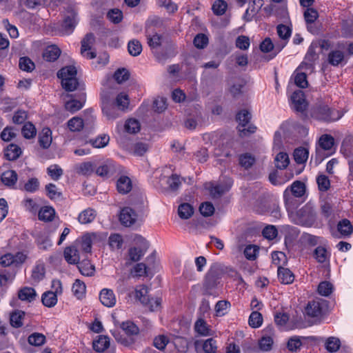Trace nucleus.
Segmentation results:
<instances>
[{
    "mask_svg": "<svg viewBox=\"0 0 353 353\" xmlns=\"http://www.w3.org/2000/svg\"><path fill=\"white\" fill-rule=\"evenodd\" d=\"M310 116L314 119L321 122L332 123L340 119L343 117V113L330 107L325 102L319 101L311 108Z\"/></svg>",
    "mask_w": 353,
    "mask_h": 353,
    "instance_id": "nucleus-1",
    "label": "nucleus"
},
{
    "mask_svg": "<svg viewBox=\"0 0 353 353\" xmlns=\"http://www.w3.org/2000/svg\"><path fill=\"white\" fill-rule=\"evenodd\" d=\"M77 70L73 65L62 68L57 72L63 88H81L84 85L77 78Z\"/></svg>",
    "mask_w": 353,
    "mask_h": 353,
    "instance_id": "nucleus-2",
    "label": "nucleus"
},
{
    "mask_svg": "<svg viewBox=\"0 0 353 353\" xmlns=\"http://www.w3.org/2000/svg\"><path fill=\"white\" fill-rule=\"evenodd\" d=\"M65 92L61 94L65 101V108L67 110L74 113L81 109L85 102L86 95L85 93H80L78 95L70 94L75 90H65Z\"/></svg>",
    "mask_w": 353,
    "mask_h": 353,
    "instance_id": "nucleus-3",
    "label": "nucleus"
},
{
    "mask_svg": "<svg viewBox=\"0 0 353 353\" xmlns=\"http://www.w3.org/2000/svg\"><path fill=\"white\" fill-rule=\"evenodd\" d=\"M236 119L239 123V131L241 135L246 136L255 132L256 128L250 123L251 114L248 110H241L236 115Z\"/></svg>",
    "mask_w": 353,
    "mask_h": 353,
    "instance_id": "nucleus-4",
    "label": "nucleus"
},
{
    "mask_svg": "<svg viewBox=\"0 0 353 353\" xmlns=\"http://www.w3.org/2000/svg\"><path fill=\"white\" fill-rule=\"evenodd\" d=\"M297 221L296 223L310 226L316 220V214L314 208L310 205L306 204L299 210L296 212Z\"/></svg>",
    "mask_w": 353,
    "mask_h": 353,
    "instance_id": "nucleus-5",
    "label": "nucleus"
},
{
    "mask_svg": "<svg viewBox=\"0 0 353 353\" xmlns=\"http://www.w3.org/2000/svg\"><path fill=\"white\" fill-rule=\"evenodd\" d=\"M101 108L103 114L108 119L113 120L119 117V114L115 108L111 104V96L108 90H103L101 92Z\"/></svg>",
    "mask_w": 353,
    "mask_h": 353,
    "instance_id": "nucleus-6",
    "label": "nucleus"
},
{
    "mask_svg": "<svg viewBox=\"0 0 353 353\" xmlns=\"http://www.w3.org/2000/svg\"><path fill=\"white\" fill-rule=\"evenodd\" d=\"M292 108L296 112H304L308 103L302 90H296L290 96Z\"/></svg>",
    "mask_w": 353,
    "mask_h": 353,
    "instance_id": "nucleus-7",
    "label": "nucleus"
},
{
    "mask_svg": "<svg viewBox=\"0 0 353 353\" xmlns=\"http://www.w3.org/2000/svg\"><path fill=\"white\" fill-rule=\"evenodd\" d=\"M95 42V37L92 33L87 34L81 41V54L83 57L92 59L96 57L97 54L92 51V47Z\"/></svg>",
    "mask_w": 353,
    "mask_h": 353,
    "instance_id": "nucleus-8",
    "label": "nucleus"
},
{
    "mask_svg": "<svg viewBox=\"0 0 353 353\" xmlns=\"http://www.w3.org/2000/svg\"><path fill=\"white\" fill-rule=\"evenodd\" d=\"M78 13L74 9L68 10V14L65 17L62 23V28L64 32L67 34H71L78 24Z\"/></svg>",
    "mask_w": 353,
    "mask_h": 353,
    "instance_id": "nucleus-9",
    "label": "nucleus"
},
{
    "mask_svg": "<svg viewBox=\"0 0 353 353\" xmlns=\"http://www.w3.org/2000/svg\"><path fill=\"white\" fill-rule=\"evenodd\" d=\"M137 218V213L134 210L128 207L123 208L119 216L121 223L126 227L133 225L136 222Z\"/></svg>",
    "mask_w": 353,
    "mask_h": 353,
    "instance_id": "nucleus-10",
    "label": "nucleus"
},
{
    "mask_svg": "<svg viewBox=\"0 0 353 353\" xmlns=\"http://www.w3.org/2000/svg\"><path fill=\"white\" fill-rule=\"evenodd\" d=\"M101 303L105 307H112L115 305L117 299L114 292L108 288H104L99 293Z\"/></svg>",
    "mask_w": 353,
    "mask_h": 353,
    "instance_id": "nucleus-11",
    "label": "nucleus"
},
{
    "mask_svg": "<svg viewBox=\"0 0 353 353\" xmlns=\"http://www.w3.org/2000/svg\"><path fill=\"white\" fill-rule=\"evenodd\" d=\"M263 5V0H252L249 3L243 18L247 21H252V18L259 12Z\"/></svg>",
    "mask_w": 353,
    "mask_h": 353,
    "instance_id": "nucleus-12",
    "label": "nucleus"
},
{
    "mask_svg": "<svg viewBox=\"0 0 353 353\" xmlns=\"http://www.w3.org/2000/svg\"><path fill=\"white\" fill-rule=\"evenodd\" d=\"M116 171V165L111 160H106L96 169V174L102 177H109Z\"/></svg>",
    "mask_w": 353,
    "mask_h": 353,
    "instance_id": "nucleus-13",
    "label": "nucleus"
},
{
    "mask_svg": "<svg viewBox=\"0 0 353 353\" xmlns=\"http://www.w3.org/2000/svg\"><path fill=\"white\" fill-rule=\"evenodd\" d=\"M63 255L65 261L70 264H77L79 262V252L76 245L66 247Z\"/></svg>",
    "mask_w": 353,
    "mask_h": 353,
    "instance_id": "nucleus-14",
    "label": "nucleus"
},
{
    "mask_svg": "<svg viewBox=\"0 0 353 353\" xmlns=\"http://www.w3.org/2000/svg\"><path fill=\"white\" fill-rule=\"evenodd\" d=\"M74 169L77 174L88 176L93 174L95 166L93 163L86 161L74 165Z\"/></svg>",
    "mask_w": 353,
    "mask_h": 353,
    "instance_id": "nucleus-15",
    "label": "nucleus"
},
{
    "mask_svg": "<svg viewBox=\"0 0 353 353\" xmlns=\"http://www.w3.org/2000/svg\"><path fill=\"white\" fill-rule=\"evenodd\" d=\"M95 237L94 234H87L83 236L81 240L77 241L75 245L79 246L82 251L89 253L91 252L92 241Z\"/></svg>",
    "mask_w": 353,
    "mask_h": 353,
    "instance_id": "nucleus-16",
    "label": "nucleus"
},
{
    "mask_svg": "<svg viewBox=\"0 0 353 353\" xmlns=\"http://www.w3.org/2000/svg\"><path fill=\"white\" fill-rule=\"evenodd\" d=\"M39 143L43 149H48L52 141V131L49 128H43L39 134Z\"/></svg>",
    "mask_w": 353,
    "mask_h": 353,
    "instance_id": "nucleus-17",
    "label": "nucleus"
},
{
    "mask_svg": "<svg viewBox=\"0 0 353 353\" xmlns=\"http://www.w3.org/2000/svg\"><path fill=\"white\" fill-rule=\"evenodd\" d=\"M205 189L209 191V193L212 199L220 198L226 191V189L223 185L215 184L210 182L205 185Z\"/></svg>",
    "mask_w": 353,
    "mask_h": 353,
    "instance_id": "nucleus-18",
    "label": "nucleus"
},
{
    "mask_svg": "<svg viewBox=\"0 0 353 353\" xmlns=\"http://www.w3.org/2000/svg\"><path fill=\"white\" fill-rule=\"evenodd\" d=\"M132 188L131 179L126 176H121L117 182V188L119 193L125 194L128 193Z\"/></svg>",
    "mask_w": 353,
    "mask_h": 353,
    "instance_id": "nucleus-19",
    "label": "nucleus"
},
{
    "mask_svg": "<svg viewBox=\"0 0 353 353\" xmlns=\"http://www.w3.org/2000/svg\"><path fill=\"white\" fill-rule=\"evenodd\" d=\"M114 104L119 110L121 111H128L130 108L129 96L125 92H122L117 94L114 100Z\"/></svg>",
    "mask_w": 353,
    "mask_h": 353,
    "instance_id": "nucleus-20",
    "label": "nucleus"
},
{
    "mask_svg": "<svg viewBox=\"0 0 353 353\" xmlns=\"http://www.w3.org/2000/svg\"><path fill=\"white\" fill-rule=\"evenodd\" d=\"M61 54V50L55 45L48 46L43 53V57L48 61H56Z\"/></svg>",
    "mask_w": 353,
    "mask_h": 353,
    "instance_id": "nucleus-21",
    "label": "nucleus"
},
{
    "mask_svg": "<svg viewBox=\"0 0 353 353\" xmlns=\"http://www.w3.org/2000/svg\"><path fill=\"white\" fill-rule=\"evenodd\" d=\"M21 148L14 143H10L6 149L4 155L9 161H14L21 154Z\"/></svg>",
    "mask_w": 353,
    "mask_h": 353,
    "instance_id": "nucleus-22",
    "label": "nucleus"
},
{
    "mask_svg": "<svg viewBox=\"0 0 353 353\" xmlns=\"http://www.w3.org/2000/svg\"><path fill=\"white\" fill-rule=\"evenodd\" d=\"M278 277L282 283L290 284L294 281V276L288 268L279 267Z\"/></svg>",
    "mask_w": 353,
    "mask_h": 353,
    "instance_id": "nucleus-23",
    "label": "nucleus"
},
{
    "mask_svg": "<svg viewBox=\"0 0 353 353\" xmlns=\"http://www.w3.org/2000/svg\"><path fill=\"white\" fill-rule=\"evenodd\" d=\"M93 349L98 352H103L110 346L109 338L105 336H99L92 343Z\"/></svg>",
    "mask_w": 353,
    "mask_h": 353,
    "instance_id": "nucleus-24",
    "label": "nucleus"
},
{
    "mask_svg": "<svg viewBox=\"0 0 353 353\" xmlns=\"http://www.w3.org/2000/svg\"><path fill=\"white\" fill-rule=\"evenodd\" d=\"M290 83L294 82L299 88H306L308 84L307 76L304 72H294L290 78Z\"/></svg>",
    "mask_w": 353,
    "mask_h": 353,
    "instance_id": "nucleus-25",
    "label": "nucleus"
},
{
    "mask_svg": "<svg viewBox=\"0 0 353 353\" xmlns=\"http://www.w3.org/2000/svg\"><path fill=\"white\" fill-rule=\"evenodd\" d=\"M344 52L340 50H332L328 54V62L334 66L339 65L344 61Z\"/></svg>",
    "mask_w": 353,
    "mask_h": 353,
    "instance_id": "nucleus-26",
    "label": "nucleus"
},
{
    "mask_svg": "<svg viewBox=\"0 0 353 353\" xmlns=\"http://www.w3.org/2000/svg\"><path fill=\"white\" fill-rule=\"evenodd\" d=\"M337 230L342 236H347L352 233L353 227L349 220L344 219L338 223Z\"/></svg>",
    "mask_w": 353,
    "mask_h": 353,
    "instance_id": "nucleus-27",
    "label": "nucleus"
},
{
    "mask_svg": "<svg viewBox=\"0 0 353 353\" xmlns=\"http://www.w3.org/2000/svg\"><path fill=\"white\" fill-rule=\"evenodd\" d=\"M96 211L92 208H88L82 211L78 217L81 224H87L92 222L96 217Z\"/></svg>",
    "mask_w": 353,
    "mask_h": 353,
    "instance_id": "nucleus-28",
    "label": "nucleus"
},
{
    "mask_svg": "<svg viewBox=\"0 0 353 353\" xmlns=\"http://www.w3.org/2000/svg\"><path fill=\"white\" fill-rule=\"evenodd\" d=\"M18 296L22 301L31 302L35 299L37 293L34 288L30 287H24L19 290Z\"/></svg>",
    "mask_w": 353,
    "mask_h": 353,
    "instance_id": "nucleus-29",
    "label": "nucleus"
},
{
    "mask_svg": "<svg viewBox=\"0 0 353 353\" xmlns=\"http://www.w3.org/2000/svg\"><path fill=\"white\" fill-rule=\"evenodd\" d=\"M322 309L321 304L318 301H310L308 303L305 312L307 315L311 317H317L321 314Z\"/></svg>",
    "mask_w": 353,
    "mask_h": 353,
    "instance_id": "nucleus-30",
    "label": "nucleus"
},
{
    "mask_svg": "<svg viewBox=\"0 0 353 353\" xmlns=\"http://www.w3.org/2000/svg\"><path fill=\"white\" fill-rule=\"evenodd\" d=\"M57 295L56 292L47 291L42 294L41 301L45 306L52 307L57 303Z\"/></svg>",
    "mask_w": 353,
    "mask_h": 353,
    "instance_id": "nucleus-31",
    "label": "nucleus"
},
{
    "mask_svg": "<svg viewBox=\"0 0 353 353\" xmlns=\"http://www.w3.org/2000/svg\"><path fill=\"white\" fill-rule=\"evenodd\" d=\"M1 179L4 185L13 186L17 181V174L14 170H7L1 174Z\"/></svg>",
    "mask_w": 353,
    "mask_h": 353,
    "instance_id": "nucleus-32",
    "label": "nucleus"
},
{
    "mask_svg": "<svg viewBox=\"0 0 353 353\" xmlns=\"http://www.w3.org/2000/svg\"><path fill=\"white\" fill-rule=\"evenodd\" d=\"M194 214L193 207L188 203H181L178 208V214L182 219H188Z\"/></svg>",
    "mask_w": 353,
    "mask_h": 353,
    "instance_id": "nucleus-33",
    "label": "nucleus"
},
{
    "mask_svg": "<svg viewBox=\"0 0 353 353\" xmlns=\"http://www.w3.org/2000/svg\"><path fill=\"white\" fill-rule=\"evenodd\" d=\"M274 163L276 168L280 170L285 169L290 163L288 154L283 152H279L275 157Z\"/></svg>",
    "mask_w": 353,
    "mask_h": 353,
    "instance_id": "nucleus-34",
    "label": "nucleus"
},
{
    "mask_svg": "<svg viewBox=\"0 0 353 353\" xmlns=\"http://www.w3.org/2000/svg\"><path fill=\"white\" fill-rule=\"evenodd\" d=\"M55 211L52 207L46 206L39 212V219L43 221H52L54 219Z\"/></svg>",
    "mask_w": 353,
    "mask_h": 353,
    "instance_id": "nucleus-35",
    "label": "nucleus"
},
{
    "mask_svg": "<svg viewBox=\"0 0 353 353\" xmlns=\"http://www.w3.org/2000/svg\"><path fill=\"white\" fill-rule=\"evenodd\" d=\"M45 276V267L42 263L37 264L32 270L31 279L34 283H38Z\"/></svg>",
    "mask_w": 353,
    "mask_h": 353,
    "instance_id": "nucleus-36",
    "label": "nucleus"
},
{
    "mask_svg": "<svg viewBox=\"0 0 353 353\" xmlns=\"http://www.w3.org/2000/svg\"><path fill=\"white\" fill-rule=\"evenodd\" d=\"M290 192L295 197L300 198L305 194V185L303 182L296 181L291 185Z\"/></svg>",
    "mask_w": 353,
    "mask_h": 353,
    "instance_id": "nucleus-37",
    "label": "nucleus"
},
{
    "mask_svg": "<svg viewBox=\"0 0 353 353\" xmlns=\"http://www.w3.org/2000/svg\"><path fill=\"white\" fill-rule=\"evenodd\" d=\"M194 329L195 331L200 335H211L210 329L209 326L207 325L206 322L201 319H199L196 321L194 325Z\"/></svg>",
    "mask_w": 353,
    "mask_h": 353,
    "instance_id": "nucleus-38",
    "label": "nucleus"
},
{
    "mask_svg": "<svg viewBox=\"0 0 353 353\" xmlns=\"http://www.w3.org/2000/svg\"><path fill=\"white\" fill-rule=\"evenodd\" d=\"M21 133L25 139H30L36 136L37 130L32 123L27 122L22 127Z\"/></svg>",
    "mask_w": 353,
    "mask_h": 353,
    "instance_id": "nucleus-39",
    "label": "nucleus"
},
{
    "mask_svg": "<svg viewBox=\"0 0 353 353\" xmlns=\"http://www.w3.org/2000/svg\"><path fill=\"white\" fill-rule=\"evenodd\" d=\"M239 161L241 167L249 169L255 163V158L249 153H245L239 156Z\"/></svg>",
    "mask_w": 353,
    "mask_h": 353,
    "instance_id": "nucleus-40",
    "label": "nucleus"
},
{
    "mask_svg": "<svg viewBox=\"0 0 353 353\" xmlns=\"http://www.w3.org/2000/svg\"><path fill=\"white\" fill-rule=\"evenodd\" d=\"M125 130L130 134H135L140 130L139 121L135 119H129L124 125Z\"/></svg>",
    "mask_w": 353,
    "mask_h": 353,
    "instance_id": "nucleus-41",
    "label": "nucleus"
},
{
    "mask_svg": "<svg viewBox=\"0 0 353 353\" xmlns=\"http://www.w3.org/2000/svg\"><path fill=\"white\" fill-rule=\"evenodd\" d=\"M77 264L79 272L83 275L90 276L94 274V268L89 261H83L82 262H79Z\"/></svg>",
    "mask_w": 353,
    "mask_h": 353,
    "instance_id": "nucleus-42",
    "label": "nucleus"
},
{
    "mask_svg": "<svg viewBox=\"0 0 353 353\" xmlns=\"http://www.w3.org/2000/svg\"><path fill=\"white\" fill-rule=\"evenodd\" d=\"M334 139L333 137L330 134L322 135L319 141V146L324 150H330L334 145Z\"/></svg>",
    "mask_w": 353,
    "mask_h": 353,
    "instance_id": "nucleus-43",
    "label": "nucleus"
},
{
    "mask_svg": "<svg viewBox=\"0 0 353 353\" xmlns=\"http://www.w3.org/2000/svg\"><path fill=\"white\" fill-rule=\"evenodd\" d=\"M68 127L72 132H79L83 128V119L78 117H74L68 121Z\"/></svg>",
    "mask_w": 353,
    "mask_h": 353,
    "instance_id": "nucleus-44",
    "label": "nucleus"
},
{
    "mask_svg": "<svg viewBox=\"0 0 353 353\" xmlns=\"http://www.w3.org/2000/svg\"><path fill=\"white\" fill-rule=\"evenodd\" d=\"M309 152L307 150L304 148H296L294 152V161L299 163L301 164L305 163L308 158Z\"/></svg>",
    "mask_w": 353,
    "mask_h": 353,
    "instance_id": "nucleus-45",
    "label": "nucleus"
},
{
    "mask_svg": "<svg viewBox=\"0 0 353 353\" xmlns=\"http://www.w3.org/2000/svg\"><path fill=\"white\" fill-rule=\"evenodd\" d=\"M25 316V312L21 310H17L12 312L10 315V324L14 327H20L22 326V319Z\"/></svg>",
    "mask_w": 353,
    "mask_h": 353,
    "instance_id": "nucleus-46",
    "label": "nucleus"
},
{
    "mask_svg": "<svg viewBox=\"0 0 353 353\" xmlns=\"http://www.w3.org/2000/svg\"><path fill=\"white\" fill-rule=\"evenodd\" d=\"M110 141L109 136L106 134L101 135L94 139H90L89 143L93 148H101L106 146Z\"/></svg>",
    "mask_w": 353,
    "mask_h": 353,
    "instance_id": "nucleus-47",
    "label": "nucleus"
},
{
    "mask_svg": "<svg viewBox=\"0 0 353 353\" xmlns=\"http://www.w3.org/2000/svg\"><path fill=\"white\" fill-rule=\"evenodd\" d=\"M128 49L132 56L136 57L141 52L142 46L139 41L133 39L128 42Z\"/></svg>",
    "mask_w": 353,
    "mask_h": 353,
    "instance_id": "nucleus-48",
    "label": "nucleus"
},
{
    "mask_svg": "<svg viewBox=\"0 0 353 353\" xmlns=\"http://www.w3.org/2000/svg\"><path fill=\"white\" fill-rule=\"evenodd\" d=\"M314 257L320 263L325 262L328 259L327 250L322 246L317 247L314 251Z\"/></svg>",
    "mask_w": 353,
    "mask_h": 353,
    "instance_id": "nucleus-49",
    "label": "nucleus"
},
{
    "mask_svg": "<svg viewBox=\"0 0 353 353\" xmlns=\"http://www.w3.org/2000/svg\"><path fill=\"white\" fill-rule=\"evenodd\" d=\"M228 8L227 3L223 0H216L214 2L212 9L214 14L223 15Z\"/></svg>",
    "mask_w": 353,
    "mask_h": 353,
    "instance_id": "nucleus-50",
    "label": "nucleus"
},
{
    "mask_svg": "<svg viewBox=\"0 0 353 353\" xmlns=\"http://www.w3.org/2000/svg\"><path fill=\"white\" fill-rule=\"evenodd\" d=\"M148 288L145 285H141L135 290V296L142 303L145 304L148 301Z\"/></svg>",
    "mask_w": 353,
    "mask_h": 353,
    "instance_id": "nucleus-51",
    "label": "nucleus"
},
{
    "mask_svg": "<svg viewBox=\"0 0 353 353\" xmlns=\"http://www.w3.org/2000/svg\"><path fill=\"white\" fill-rule=\"evenodd\" d=\"M341 346V341L338 338L329 337L325 342V348L330 352H336Z\"/></svg>",
    "mask_w": 353,
    "mask_h": 353,
    "instance_id": "nucleus-52",
    "label": "nucleus"
},
{
    "mask_svg": "<svg viewBox=\"0 0 353 353\" xmlns=\"http://www.w3.org/2000/svg\"><path fill=\"white\" fill-rule=\"evenodd\" d=\"M302 346L301 337L298 336H292L288 339L287 347L290 352H296Z\"/></svg>",
    "mask_w": 353,
    "mask_h": 353,
    "instance_id": "nucleus-53",
    "label": "nucleus"
},
{
    "mask_svg": "<svg viewBox=\"0 0 353 353\" xmlns=\"http://www.w3.org/2000/svg\"><path fill=\"white\" fill-rule=\"evenodd\" d=\"M263 323V317L258 311H254L249 317V325L254 328L259 327Z\"/></svg>",
    "mask_w": 353,
    "mask_h": 353,
    "instance_id": "nucleus-54",
    "label": "nucleus"
},
{
    "mask_svg": "<svg viewBox=\"0 0 353 353\" xmlns=\"http://www.w3.org/2000/svg\"><path fill=\"white\" fill-rule=\"evenodd\" d=\"M167 99L163 97H158L153 101V109L155 112L161 113L167 108Z\"/></svg>",
    "mask_w": 353,
    "mask_h": 353,
    "instance_id": "nucleus-55",
    "label": "nucleus"
},
{
    "mask_svg": "<svg viewBox=\"0 0 353 353\" xmlns=\"http://www.w3.org/2000/svg\"><path fill=\"white\" fill-rule=\"evenodd\" d=\"M85 283L77 279L72 285V291L77 297L81 298L85 294Z\"/></svg>",
    "mask_w": 353,
    "mask_h": 353,
    "instance_id": "nucleus-56",
    "label": "nucleus"
},
{
    "mask_svg": "<svg viewBox=\"0 0 353 353\" xmlns=\"http://www.w3.org/2000/svg\"><path fill=\"white\" fill-rule=\"evenodd\" d=\"M19 66L21 70L26 72H31L34 69V62L27 57L20 58Z\"/></svg>",
    "mask_w": 353,
    "mask_h": 353,
    "instance_id": "nucleus-57",
    "label": "nucleus"
},
{
    "mask_svg": "<svg viewBox=\"0 0 353 353\" xmlns=\"http://www.w3.org/2000/svg\"><path fill=\"white\" fill-rule=\"evenodd\" d=\"M332 290L333 285L329 281H322L318 286L319 294L324 296H329L332 292Z\"/></svg>",
    "mask_w": 353,
    "mask_h": 353,
    "instance_id": "nucleus-58",
    "label": "nucleus"
},
{
    "mask_svg": "<svg viewBox=\"0 0 353 353\" xmlns=\"http://www.w3.org/2000/svg\"><path fill=\"white\" fill-rule=\"evenodd\" d=\"M28 340L30 345L40 346L45 343L46 337L42 334L35 332L30 335Z\"/></svg>",
    "mask_w": 353,
    "mask_h": 353,
    "instance_id": "nucleus-59",
    "label": "nucleus"
},
{
    "mask_svg": "<svg viewBox=\"0 0 353 353\" xmlns=\"http://www.w3.org/2000/svg\"><path fill=\"white\" fill-rule=\"evenodd\" d=\"M146 251V250L141 248H131L128 251L130 259L133 261H138L144 255Z\"/></svg>",
    "mask_w": 353,
    "mask_h": 353,
    "instance_id": "nucleus-60",
    "label": "nucleus"
},
{
    "mask_svg": "<svg viewBox=\"0 0 353 353\" xmlns=\"http://www.w3.org/2000/svg\"><path fill=\"white\" fill-rule=\"evenodd\" d=\"M199 211L203 216H210L214 212V207L211 202L206 201L201 204Z\"/></svg>",
    "mask_w": 353,
    "mask_h": 353,
    "instance_id": "nucleus-61",
    "label": "nucleus"
},
{
    "mask_svg": "<svg viewBox=\"0 0 353 353\" xmlns=\"http://www.w3.org/2000/svg\"><path fill=\"white\" fill-rule=\"evenodd\" d=\"M121 328L128 335H136L139 333L138 327L131 321L123 322Z\"/></svg>",
    "mask_w": 353,
    "mask_h": 353,
    "instance_id": "nucleus-62",
    "label": "nucleus"
},
{
    "mask_svg": "<svg viewBox=\"0 0 353 353\" xmlns=\"http://www.w3.org/2000/svg\"><path fill=\"white\" fill-rule=\"evenodd\" d=\"M107 17L112 23H119L123 19V13L119 9H112L108 12Z\"/></svg>",
    "mask_w": 353,
    "mask_h": 353,
    "instance_id": "nucleus-63",
    "label": "nucleus"
},
{
    "mask_svg": "<svg viewBox=\"0 0 353 353\" xmlns=\"http://www.w3.org/2000/svg\"><path fill=\"white\" fill-rule=\"evenodd\" d=\"M216 343L212 338L205 341L203 345V350L205 353H215L216 351Z\"/></svg>",
    "mask_w": 353,
    "mask_h": 353,
    "instance_id": "nucleus-64",
    "label": "nucleus"
}]
</instances>
